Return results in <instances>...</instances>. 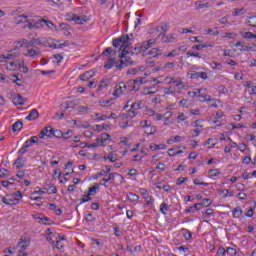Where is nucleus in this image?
Instances as JSON below:
<instances>
[{"label":"nucleus","instance_id":"1","mask_svg":"<svg viewBox=\"0 0 256 256\" xmlns=\"http://www.w3.org/2000/svg\"><path fill=\"white\" fill-rule=\"evenodd\" d=\"M122 37L123 44L120 47V51H122V53L119 55L120 59H123L125 55L131 54V41L135 39V37H133V34H127L126 36L122 35Z\"/></svg>","mask_w":256,"mask_h":256},{"label":"nucleus","instance_id":"2","mask_svg":"<svg viewBox=\"0 0 256 256\" xmlns=\"http://www.w3.org/2000/svg\"><path fill=\"white\" fill-rule=\"evenodd\" d=\"M108 57V60L106 61L104 67L105 69H111L113 65H115V57H117V51H115L113 48L108 47L105 49V51L102 53V57Z\"/></svg>","mask_w":256,"mask_h":256},{"label":"nucleus","instance_id":"3","mask_svg":"<svg viewBox=\"0 0 256 256\" xmlns=\"http://www.w3.org/2000/svg\"><path fill=\"white\" fill-rule=\"evenodd\" d=\"M39 139H52L53 138V127L46 126L38 134Z\"/></svg>","mask_w":256,"mask_h":256},{"label":"nucleus","instance_id":"4","mask_svg":"<svg viewBox=\"0 0 256 256\" xmlns=\"http://www.w3.org/2000/svg\"><path fill=\"white\" fill-rule=\"evenodd\" d=\"M140 193L142 197H144L147 207H151V205H153V203L155 202V199H153V197L149 195L147 189L145 188H140Z\"/></svg>","mask_w":256,"mask_h":256},{"label":"nucleus","instance_id":"5","mask_svg":"<svg viewBox=\"0 0 256 256\" xmlns=\"http://www.w3.org/2000/svg\"><path fill=\"white\" fill-rule=\"evenodd\" d=\"M24 55L25 57L35 59V57H39V55H41V50L38 47H30Z\"/></svg>","mask_w":256,"mask_h":256},{"label":"nucleus","instance_id":"6","mask_svg":"<svg viewBox=\"0 0 256 256\" xmlns=\"http://www.w3.org/2000/svg\"><path fill=\"white\" fill-rule=\"evenodd\" d=\"M122 59H125V61L120 60V64L116 63V67L118 69H123V65H125V67H129V65L135 64V62L131 59V57H127V54H125V56Z\"/></svg>","mask_w":256,"mask_h":256},{"label":"nucleus","instance_id":"7","mask_svg":"<svg viewBox=\"0 0 256 256\" xmlns=\"http://www.w3.org/2000/svg\"><path fill=\"white\" fill-rule=\"evenodd\" d=\"M2 202L4 203V205H17V203H19V198H15L14 195H12L11 197H9V195H6V197L2 198Z\"/></svg>","mask_w":256,"mask_h":256},{"label":"nucleus","instance_id":"8","mask_svg":"<svg viewBox=\"0 0 256 256\" xmlns=\"http://www.w3.org/2000/svg\"><path fill=\"white\" fill-rule=\"evenodd\" d=\"M188 75H190V79H208L206 72L191 71V73H188Z\"/></svg>","mask_w":256,"mask_h":256},{"label":"nucleus","instance_id":"9","mask_svg":"<svg viewBox=\"0 0 256 256\" xmlns=\"http://www.w3.org/2000/svg\"><path fill=\"white\" fill-rule=\"evenodd\" d=\"M29 245H31V238L27 236H22L20 238V242H18V246L20 247V249H27Z\"/></svg>","mask_w":256,"mask_h":256},{"label":"nucleus","instance_id":"10","mask_svg":"<svg viewBox=\"0 0 256 256\" xmlns=\"http://www.w3.org/2000/svg\"><path fill=\"white\" fill-rule=\"evenodd\" d=\"M142 101H139L137 103H132L130 105L131 109H134V110H129L128 113L129 115H131L132 113V117H135V115H137V113L135 111H138V109H141V105H142Z\"/></svg>","mask_w":256,"mask_h":256},{"label":"nucleus","instance_id":"11","mask_svg":"<svg viewBox=\"0 0 256 256\" xmlns=\"http://www.w3.org/2000/svg\"><path fill=\"white\" fill-rule=\"evenodd\" d=\"M21 52H19V48H14L10 50V52L6 55L7 59H17V57H20Z\"/></svg>","mask_w":256,"mask_h":256},{"label":"nucleus","instance_id":"12","mask_svg":"<svg viewBox=\"0 0 256 256\" xmlns=\"http://www.w3.org/2000/svg\"><path fill=\"white\" fill-rule=\"evenodd\" d=\"M39 119V111L37 109H32L28 116H26V121H34Z\"/></svg>","mask_w":256,"mask_h":256},{"label":"nucleus","instance_id":"13","mask_svg":"<svg viewBox=\"0 0 256 256\" xmlns=\"http://www.w3.org/2000/svg\"><path fill=\"white\" fill-rule=\"evenodd\" d=\"M193 93V97H199L200 99H202L201 101H211V96H207L203 93H201V89H199L196 92H192Z\"/></svg>","mask_w":256,"mask_h":256},{"label":"nucleus","instance_id":"14","mask_svg":"<svg viewBox=\"0 0 256 256\" xmlns=\"http://www.w3.org/2000/svg\"><path fill=\"white\" fill-rule=\"evenodd\" d=\"M195 5H196V11H199L200 9H209V7H211V3L209 2L203 3V1L195 2Z\"/></svg>","mask_w":256,"mask_h":256},{"label":"nucleus","instance_id":"15","mask_svg":"<svg viewBox=\"0 0 256 256\" xmlns=\"http://www.w3.org/2000/svg\"><path fill=\"white\" fill-rule=\"evenodd\" d=\"M160 35H162L163 43H173V41H175V36H173V34L166 35L165 33H161Z\"/></svg>","mask_w":256,"mask_h":256},{"label":"nucleus","instance_id":"16","mask_svg":"<svg viewBox=\"0 0 256 256\" xmlns=\"http://www.w3.org/2000/svg\"><path fill=\"white\" fill-rule=\"evenodd\" d=\"M148 54H150L152 57L157 58L161 55H163V50L161 48H152Z\"/></svg>","mask_w":256,"mask_h":256},{"label":"nucleus","instance_id":"17","mask_svg":"<svg viewBox=\"0 0 256 256\" xmlns=\"http://www.w3.org/2000/svg\"><path fill=\"white\" fill-rule=\"evenodd\" d=\"M14 105H25V98L21 94H16L13 98Z\"/></svg>","mask_w":256,"mask_h":256},{"label":"nucleus","instance_id":"18","mask_svg":"<svg viewBox=\"0 0 256 256\" xmlns=\"http://www.w3.org/2000/svg\"><path fill=\"white\" fill-rule=\"evenodd\" d=\"M35 219H39V223H43V225H51V219L49 217H41V215L36 214Z\"/></svg>","mask_w":256,"mask_h":256},{"label":"nucleus","instance_id":"19","mask_svg":"<svg viewBox=\"0 0 256 256\" xmlns=\"http://www.w3.org/2000/svg\"><path fill=\"white\" fill-rule=\"evenodd\" d=\"M155 43H156L155 39H149L148 41L142 43V49L147 51V49H151V47H153Z\"/></svg>","mask_w":256,"mask_h":256},{"label":"nucleus","instance_id":"20","mask_svg":"<svg viewBox=\"0 0 256 256\" xmlns=\"http://www.w3.org/2000/svg\"><path fill=\"white\" fill-rule=\"evenodd\" d=\"M94 75H95V72L87 71L80 76V79L81 81H89V79H91Z\"/></svg>","mask_w":256,"mask_h":256},{"label":"nucleus","instance_id":"21","mask_svg":"<svg viewBox=\"0 0 256 256\" xmlns=\"http://www.w3.org/2000/svg\"><path fill=\"white\" fill-rule=\"evenodd\" d=\"M16 169H21V167H25V160L22 156H19L14 162Z\"/></svg>","mask_w":256,"mask_h":256},{"label":"nucleus","instance_id":"22","mask_svg":"<svg viewBox=\"0 0 256 256\" xmlns=\"http://www.w3.org/2000/svg\"><path fill=\"white\" fill-rule=\"evenodd\" d=\"M23 129V121L18 120L12 125V131L15 133L16 131H21Z\"/></svg>","mask_w":256,"mask_h":256},{"label":"nucleus","instance_id":"23","mask_svg":"<svg viewBox=\"0 0 256 256\" xmlns=\"http://www.w3.org/2000/svg\"><path fill=\"white\" fill-rule=\"evenodd\" d=\"M233 217L236 219H239L243 215V209H241L239 206L234 208L232 211Z\"/></svg>","mask_w":256,"mask_h":256},{"label":"nucleus","instance_id":"24","mask_svg":"<svg viewBox=\"0 0 256 256\" xmlns=\"http://www.w3.org/2000/svg\"><path fill=\"white\" fill-rule=\"evenodd\" d=\"M150 149L151 151H160V149L165 150L167 149V145L165 144H155L154 146L150 145Z\"/></svg>","mask_w":256,"mask_h":256},{"label":"nucleus","instance_id":"25","mask_svg":"<svg viewBox=\"0 0 256 256\" xmlns=\"http://www.w3.org/2000/svg\"><path fill=\"white\" fill-rule=\"evenodd\" d=\"M141 51H143V46L142 44H137L133 51L130 49V53L131 55H139V53H141Z\"/></svg>","mask_w":256,"mask_h":256},{"label":"nucleus","instance_id":"26","mask_svg":"<svg viewBox=\"0 0 256 256\" xmlns=\"http://www.w3.org/2000/svg\"><path fill=\"white\" fill-rule=\"evenodd\" d=\"M128 201L135 203V201H139V196L133 192L128 193L127 195Z\"/></svg>","mask_w":256,"mask_h":256},{"label":"nucleus","instance_id":"27","mask_svg":"<svg viewBox=\"0 0 256 256\" xmlns=\"http://www.w3.org/2000/svg\"><path fill=\"white\" fill-rule=\"evenodd\" d=\"M180 153H183V150H177L175 148H170L168 150L169 157H175V155H180Z\"/></svg>","mask_w":256,"mask_h":256},{"label":"nucleus","instance_id":"28","mask_svg":"<svg viewBox=\"0 0 256 256\" xmlns=\"http://www.w3.org/2000/svg\"><path fill=\"white\" fill-rule=\"evenodd\" d=\"M43 23L48 27V29H55V31H57V26L55 24H53V22L51 20H47V19H42Z\"/></svg>","mask_w":256,"mask_h":256},{"label":"nucleus","instance_id":"29","mask_svg":"<svg viewBox=\"0 0 256 256\" xmlns=\"http://www.w3.org/2000/svg\"><path fill=\"white\" fill-rule=\"evenodd\" d=\"M123 37L124 36H121V37H118L116 39H113V41H112L113 47L117 48V47H119L121 45V43L123 45Z\"/></svg>","mask_w":256,"mask_h":256},{"label":"nucleus","instance_id":"30","mask_svg":"<svg viewBox=\"0 0 256 256\" xmlns=\"http://www.w3.org/2000/svg\"><path fill=\"white\" fill-rule=\"evenodd\" d=\"M160 211L163 215H167V211H169V204L163 202L161 205H160Z\"/></svg>","mask_w":256,"mask_h":256},{"label":"nucleus","instance_id":"31","mask_svg":"<svg viewBox=\"0 0 256 256\" xmlns=\"http://www.w3.org/2000/svg\"><path fill=\"white\" fill-rule=\"evenodd\" d=\"M82 145H85V147H88V149H95L96 147H102V144L100 143L88 144L87 142H82Z\"/></svg>","mask_w":256,"mask_h":256},{"label":"nucleus","instance_id":"32","mask_svg":"<svg viewBox=\"0 0 256 256\" xmlns=\"http://www.w3.org/2000/svg\"><path fill=\"white\" fill-rule=\"evenodd\" d=\"M52 137H56L57 139H63V132L61 130L53 129Z\"/></svg>","mask_w":256,"mask_h":256},{"label":"nucleus","instance_id":"33","mask_svg":"<svg viewBox=\"0 0 256 256\" xmlns=\"http://www.w3.org/2000/svg\"><path fill=\"white\" fill-rule=\"evenodd\" d=\"M101 139V143H99L100 145H102L103 147V143H105V141H107L108 139H111V135L107 134V133H102L100 136Z\"/></svg>","mask_w":256,"mask_h":256},{"label":"nucleus","instance_id":"34","mask_svg":"<svg viewBox=\"0 0 256 256\" xmlns=\"http://www.w3.org/2000/svg\"><path fill=\"white\" fill-rule=\"evenodd\" d=\"M97 189H99V184H95L91 188H89L88 195H95L97 193Z\"/></svg>","mask_w":256,"mask_h":256},{"label":"nucleus","instance_id":"35","mask_svg":"<svg viewBox=\"0 0 256 256\" xmlns=\"http://www.w3.org/2000/svg\"><path fill=\"white\" fill-rule=\"evenodd\" d=\"M27 18H28V16L25 15V14L19 15L17 17V23L18 24H20V23H27Z\"/></svg>","mask_w":256,"mask_h":256},{"label":"nucleus","instance_id":"36","mask_svg":"<svg viewBox=\"0 0 256 256\" xmlns=\"http://www.w3.org/2000/svg\"><path fill=\"white\" fill-rule=\"evenodd\" d=\"M209 175L210 177H218V175H221V171L219 169H210Z\"/></svg>","mask_w":256,"mask_h":256},{"label":"nucleus","instance_id":"37","mask_svg":"<svg viewBox=\"0 0 256 256\" xmlns=\"http://www.w3.org/2000/svg\"><path fill=\"white\" fill-rule=\"evenodd\" d=\"M182 231H185V233H184V238H185L187 241H189L190 239L193 238V234L191 233V231H189V230H187V229H185V228H183Z\"/></svg>","mask_w":256,"mask_h":256},{"label":"nucleus","instance_id":"38","mask_svg":"<svg viewBox=\"0 0 256 256\" xmlns=\"http://www.w3.org/2000/svg\"><path fill=\"white\" fill-rule=\"evenodd\" d=\"M120 177V178H122L123 179V175H121V174H118V173H108V179H109V181H115V177Z\"/></svg>","mask_w":256,"mask_h":256},{"label":"nucleus","instance_id":"39","mask_svg":"<svg viewBox=\"0 0 256 256\" xmlns=\"http://www.w3.org/2000/svg\"><path fill=\"white\" fill-rule=\"evenodd\" d=\"M248 25H250V27L256 28V16H250L249 17Z\"/></svg>","mask_w":256,"mask_h":256},{"label":"nucleus","instance_id":"40","mask_svg":"<svg viewBox=\"0 0 256 256\" xmlns=\"http://www.w3.org/2000/svg\"><path fill=\"white\" fill-rule=\"evenodd\" d=\"M71 135H73V130H68L67 132H62V138L65 140L71 139Z\"/></svg>","mask_w":256,"mask_h":256},{"label":"nucleus","instance_id":"41","mask_svg":"<svg viewBox=\"0 0 256 256\" xmlns=\"http://www.w3.org/2000/svg\"><path fill=\"white\" fill-rule=\"evenodd\" d=\"M25 61L21 60V62L18 63V67H22V73H29V68L25 65H23Z\"/></svg>","mask_w":256,"mask_h":256},{"label":"nucleus","instance_id":"42","mask_svg":"<svg viewBox=\"0 0 256 256\" xmlns=\"http://www.w3.org/2000/svg\"><path fill=\"white\" fill-rule=\"evenodd\" d=\"M221 195H222V197H233V195H234V192L233 191H230L229 192V190H222L221 191Z\"/></svg>","mask_w":256,"mask_h":256},{"label":"nucleus","instance_id":"43","mask_svg":"<svg viewBox=\"0 0 256 256\" xmlns=\"http://www.w3.org/2000/svg\"><path fill=\"white\" fill-rule=\"evenodd\" d=\"M243 37L245 39H256V34H253V32H245Z\"/></svg>","mask_w":256,"mask_h":256},{"label":"nucleus","instance_id":"44","mask_svg":"<svg viewBox=\"0 0 256 256\" xmlns=\"http://www.w3.org/2000/svg\"><path fill=\"white\" fill-rule=\"evenodd\" d=\"M25 45L26 49L31 48V40L22 39V44H20V47H23Z\"/></svg>","mask_w":256,"mask_h":256},{"label":"nucleus","instance_id":"45","mask_svg":"<svg viewBox=\"0 0 256 256\" xmlns=\"http://www.w3.org/2000/svg\"><path fill=\"white\" fill-rule=\"evenodd\" d=\"M52 247H55L56 249H63V244H61V240H56L55 242H52Z\"/></svg>","mask_w":256,"mask_h":256},{"label":"nucleus","instance_id":"46","mask_svg":"<svg viewBox=\"0 0 256 256\" xmlns=\"http://www.w3.org/2000/svg\"><path fill=\"white\" fill-rule=\"evenodd\" d=\"M40 43H41V38H34L30 40L31 47H35V45H40Z\"/></svg>","mask_w":256,"mask_h":256},{"label":"nucleus","instance_id":"47","mask_svg":"<svg viewBox=\"0 0 256 256\" xmlns=\"http://www.w3.org/2000/svg\"><path fill=\"white\" fill-rule=\"evenodd\" d=\"M207 35H214L217 36L219 35V30H217V28H215V30L209 28L208 30H206Z\"/></svg>","mask_w":256,"mask_h":256},{"label":"nucleus","instance_id":"48","mask_svg":"<svg viewBox=\"0 0 256 256\" xmlns=\"http://www.w3.org/2000/svg\"><path fill=\"white\" fill-rule=\"evenodd\" d=\"M43 19H40L34 23L35 29H43Z\"/></svg>","mask_w":256,"mask_h":256},{"label":"nucleus","instance_id":"49","mask_svg":"<svg viewBox=\"0 0 256 256\" xmlns=\"http://www.w3.org/2000/svg\"><path fill=\"white\" fill-rule=\"evenodd\" d=\"M88 111H89V107H87V106H79L77 108L78 113H87Z\"/></svg>","mask_w":256,"mask_h":256},{"label":"nucleus","instance_id":"50","mask_svg":"<svg viewBox=\"0 0 256 256\" xmlns=\"http://www.w3.org/2000/svg\"><path fill=\"white\" fill-rule=\"evenodd\" d=\"M40 45H43V47H49V40L47 38H40Z\"/></svg>","mask_w":256,"mask_h":256},{"label":"nucleus","instance_id":"51","mask_svg":"<svg viewBox=\"0 0 256 256\" xmlns=\"http://www.w3.org/2000/svg\"><path fill=\"white\" fill-rule=\"evenodd\" d=\"M122 89L123 87L119 86L118 88H116L113 92L114 97H120L121 93H122Z\"/></svg>","mask_w":256,"mask_h":256},{"label":"nucleus","instance_id":"52","mask_svg":"<svg viewBox=\"0 0 256 256\" xmlns=\"http://www.w3.org/2000/svg\"><path fill=\"white\" fill-rule=\"evenodd\" d=\"M91 195L89 194H86V195H83V198L80 199L81 203H87L88 201H91Z\"/></svg>","mask_w":256,"mask_h":256},{"label":"nucleus","instance_id":"53","mask_svg":"<svg viewBox=\"0 0 256 256\" xmlns=\"http://www.w3.org/2000/svg\"><path fill=\"white\" fill-rule=\"evenodd\" d=\"M12 77L16 78L15 80H13V83H15L18 87H23V84L19 83V81H21L19 76H17L16 74H13Z\"/></svg>","mask_w":256,"mask_h":256},{"label":"nucleus","instance_id":"54","mask_svg":"<svg viewBox=\"0 0 256 256\" xmlns=\"http://www.w3.org/2000/svg\"><path fill=\"white\" fill-rule=\"evenodd\" d=\"M189 178L187 177H180L177 179L176 181V185H183V183H185V181H188Z\"/></svg>","mask_w":256,"mask_h":256},{"label":"nucleus","instance_id":"55","mask_svg":"<svg viewBox=\"0 0 256 256\" xmlns=\"http://www.w3.org/2000/svg\"><path fill=\"white\" fill-rule=\"evenodd\" d=\"M164 57H177V50H172L168 54L164 53Z\"/></svg>","mask_w":256,"mask_h":256},{"label":"nucleus","instance_id":"56","mask_svg":"<svg viewBox=\"0 0 256 256\" xmlns=\"http://www.w3.org/2000/svg\"><path fill=\"white\" fill-rule=\"evenodd\" d=\"M107 159H109V161H111V163H115V161H117V155L116 154H109Z\"/></svg>","mask_w":256,"mask_h":256},{"label":"nucleus","instance_id":"57","mask_svg":"<svg viewBox=\"0 0 256 256\" xmlns=\"http://www.w3.org/2000/svg\"><path fill=\"white\" fill-rule=\"evenodd\" d=\"M86 221L88 223H93V221H95V217H93V214L89 213L86 215Z\"/></svg>","mask_w":256,"mask_h":256},{"label":"nucleus","instance_id":"58","mask_svg":"<svg viewBox=\"0 0 256 256\" xmlns=\"http://www.w3.org/2000/svg\"><path fill=\"white\" fill-rule=\"evenodd\" d=\"M245 13V8L236 9L233 13L234 16L243 15Z\"/></svg>","mask_w":256,"mask_h":256},{"label":"nucleus","instance_id":"59","mask_svg":"<svg viewBox=\"0 0 256 256\" xmlns=\"http://www.w3.org/2000/svg\"><path fill=\"white\" fill-rule=\"evenodd\" d=\"M48 191L50 195H55V193H57V187L49 186Z\"/></svg>","mask_w":256,"mask_h":256},{"label":"nucleus","instance_id":"60","mask_svg":"<svg viewBox=\"0 0 256 256\" xmlns=\"http://www.w3.org/2000/svg\"><path fill=\"white\" fill-rule=\"evenodd\" d=\"M105 87H107V80H102L98 86V91H101Z\"/></svg>","mask_w":256,"mask_h":256},{"label":"nucleus","instance_id":"61","mask_svg":"<svg viewBox=\"0 0 256 256\" xmlns=\"http://www.w3.org/2000/svg\"><path fill=\"white\" fill-rule=\"evenodd\" d=\"M202 205H204L205 207H210L211 200L209 198H204L202 201Z\"/></svg>","mask_w":256,"mask_h":256},{"label":"nucleus","instance_id":"62","mask_svg":"<svg viewBox=\"0 0 256 256\" xmlns=\"http://www.w3.org/2000/svg\"><path fill=\"white\" fill-rule=\"evenodd\" d=\"M225 253H227V251H225V248L224 247H219L218 250H217V255H222L224 256Z\"/></svg>","mask_w":256,"mask_h":256},{"label":"nucleus","instance_id":"63","mask_svg":"<svg viewBox=\"0 0 256 256\" xmlns=\"http://www.w3.org/2000/svg\"><path fill=\"white\" fill-rule=\"evenodd\" d=\"M53 57L56 59V63H61V61H63V55L61 54H55Z\"/></svg>","mask_w":256,"mask_h":256},{"label":"nucleus","instance_id":"64","mask_svg":"<svg viewBox=\"0 0 256 256\" xmlns=\"http://www.w3.org/2000/svg\"><path fill=\"white\" fill-rule=\"evenodd\" d=\"M1 183L3 187H9V185H14V183L9 180H3Z\"/></svg>","mask_w":256,"mask_h":256}]
</instances>
